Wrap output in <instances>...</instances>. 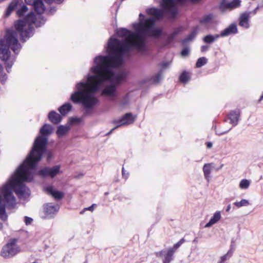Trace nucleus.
I'll return each mask as SVG.
<instances>
[{"label": "nucleus", "mask_w": 263, "mask_h": 263, "mask_svg": "<svg viewBox=\"0 0 263 263\" xmlns=\"http://www.w3.org/2000/svg\"><path fill=\"white\" fill-rule=\"evenodd\" d=\"M107 54L99 55L94 59L95 65L93 71L103 70L104 73H108L119 85L127 80V73L121 71L116 73L114 70L120 67L124 63V56L132 51L130 46L125 40H120L110 37L105 47Z\"/></svg>", "instance_id": "nucleus-1"}, {"label": "nucleus", "mask_w": 263, "mask_h": 263, "mask_svg": "<svg viewBox=\"0 0 263 263\" xmlns=\"http://www.w3.org/2000/svg\"><path fill=\"white\" fill-rule=\"evenodd\" d=\"M13 191L20 199L25 200L30 195V189L20 180L16 173H13L0 189V219L2 221L8 219L6 209L11 210L15 206L16 199Z\"/></svg>", "instance_id": "nucleus-2"}, {"label": "nucleus", "mask_w": 263, "mask_h": 263, "mask_svg": "<svg viewBox=\"0 0 263 263\" xmlns=\"http://www.w3.org/2000/svg\"><path fill=\"white\" fill-rule=\"evenodd\" d=\"M138 23L133 24V27L136 31L137 36L139 40L137 42L129 43L126 39L125 40L128 44L132 46V51L136 49L141 52L147 51V47L144 36L152 37L156 39L160 37L162 34L163 29L156 26V20L153 17L145 18V15L140 13L139 15Z\"/></svg>", "instance_id": "nucleus-3"}, {"label": "nucleus", "mask_w": 263, "mask_h": 263, "mask_svg": "<svg viewBox=\"0 0 263 263\" xmlns=\"http://www.w3.org/2000/svg\"><path fill=\"white\" fill-rule=\"evenodd\" d=\"M47 141L46 138L40 137L35 142H34L32 148L28 155V158H31L33 163L31 167L37 168L39 162L41 161L44 155H46V160L49 162L53 158V153L51 150L47 149Z\"/></svg>", "instance_id": "nucleus-4"}, {"label": "nucleus", "mask_w": 263, "mask_h": 263, "mask_svg": "<svg viewBox=\"0 0 263 263\" xmlns=\"http://www.w3.org/2000/svg\"><path fill=\"white\" fill-rule=\"evenodd\" d=\"M35 18V13L31 11L22 19H18L14 22V26L17 34L20 35V40L24 43L34 33V28L32 26Z\"/></svg>", "instance_id": "nucleus-5"}, {"label": "nucleus", "mask_w": 263, "mask_h": 263, "mask_svg": "<svg viewBox=\"0 0 263 263\" xmlns=\"http://www.w3.org/2000/svg\"><path fill=\"white\" fill-rule=\"evenodd\" d=\"M33 160L31 158L28 159V156L24 161L21 164L14 173H16L20 177L22 176L23 180L24 182H31L34 179V173L30 170H36L37 168H33L31 167Z\"/></svg>", "instance_id": "nucleus-6"}, {"label": "nucleus", "mask_w": 263, "mask_h": 263, "mask_svg": "<svg viewBox=\"0 0 263 263\" xmlns=\"http://www.w3.org/2000/svg\"><path fill=\"white\" fill-rule=\"evenodd\" d=\"M0 54H2L0 59L4 62L6 70L8 73H10L11 68L16 60V56L11 57L9 45L6 40L4 39L0 40Z\"/></svg>", "instance_id": "nucleus-7"}, {"label": "nucleus", "mask_w": 263, "mask_h": 263, "mask_svg": "<svg viewBox=\"0 0 263 263\" xmlns=\"http://www.w3.org/2000/svg\"><path fill=\"white\" fill-rule=\"evenodd\" d=\"M90 71L92 74L88 75V79L89 80H95L97 82L91 86L90 91L88 93L95 96L98 92L102 91L101 86L104 83L107 82V76L106 73L103 72V70L93 71V66L91 67Z\"/></svg>", "instance_id": "nucleus-8"}, {"label": "nucleus", "mask_w": 263, "mask_h": 263, "mask_svg": "<svg viewBox=\"0 0 263 263\" xmlns=\"http://www.w3.org/2000/svg\"><path fill=\"white\" fill-rule=\"evenodd\" d=\"M147 14L153 15L156 21L161 20L164 15H168V17L175 19L178 14V10L176 7H170L168 10L166 9H159L157 8H150L146 10Z\"/></svg>", "instance_id": "nucleus-9"}, {"label": "nucleus", "mask_w": 263, "mask_h": 263, "mask_svg": "<svg viewBox=\"0 0 263 263\" xmlns=\"http://www.w3.org/2000/svg\"><path fill=\"white\" fill-rule=\"evenodd\" d=\"M107 81H109L110 84L104 86L102 90L101 95L109 97L110 100H113V98L118 96L117 87L120 85L118 83L116 82L115 79L111 76V74L107 76Z\"/></svg>", "instance_id": "nucleus-10"}, {"label": "nucleus", "mask_w": 263, "mask_h": 263, "mask_svg": "<svg viewBox=\"0 0 263 263\" xmlns=\"http://www.w3.org/2000/svg\"><path fill=\"white\" fill-rule=\"evenodd\" d=\"M6 42L9 45V49H11L16 57L22 48V45L18 42L17 39L16 32L10 29H8L6 30Z\"/></svg>", "instance_id": "nucleus-11"}, {"label": "nucleus", "mask_w": 263, "mask_h": 263, "mask_svg": "<svg viewBox=\"0 0 263 263\" xmlns=\"http://www.w3.org/2000/svg\"><path fill=\"white\" fill-rule=\"evenodd\" d=\"M60 168V165H55L52 167L45 166L36 171L35 174L43 178H53L61 173Z\"/></svg>", "instance_id": "nucleus-12"}, {"label": "nucleus", "mask_w": 263, "mask_h": 263, "mask_svg": "<svg viewBox=\"0 0 263 263\" xmlns=\"http://www.w3.org/2000/svg\"><path fill=\"white\" fill-rule=\"evenodd\" d=\"M85 84L83 82V87ZM99 104V99L93 95L85 93L83 89V110L86 111L92 110Z\"/></svg>", "instance_id": "nucleus-13"}, {"label": "nucleus", "mask_w": 263, "mask_h": 263, "mask_svg": "<svg viewBox=\"0 0 263 263\" xmlns=\"http://www.w3.org/2000/svg\"><path fill=\"white\" fill-rule=\"evenodd\" d=\"M199 27L196 26L194 27L191 32L187 35V36L181 40V44L185 46L181 51V55L182 57H186L189 54L190 48L189 47L186 46L187 43L193 41L196 37L198 33Z\"/></svg>", "instance_id": "nucleus-14"}, {"label": "nucleus", "mask_w": 263, "mask_h": 263, "mask_svg": "<svg viewBox=\"0 0 263 263\" xmlns=\"http://www.w3.org/2000/svg\"><path fill=\"white\" fill-rule=\"evenodd\" d=\"M137 118L136 116H133L132 112L126 113L120 119L114 121V123L117 124L115 128H118L123 125H129L133 123Z\"/></svg>", "instance_id": "nucleus-15"}, {"label": "nucleus", "mask_w": 263, "mask_h": 263, "mask_svg": "<svg viewBox=\"0 0 263 263\" xmlns=\"http://www.w3.org/2000/svg\"><path fill=\"white\" fill-rule=\"evenodd\" d=\"M77 90L74 91L70 97V100L74 104H82V80L76 85Z\"/></svg>", "instance_id": "nucleus-16"}, {"label": "nucleus", "mask_w": 263, "mask_h": 263, "mask_svg": "<svg viewBox=\"0 0 263 263\" xmlns=\"http://www.w3.org/2000/svg\"><path fill=\"white\" fill-rule=\"evenodd\" d=\"M59 206L55 205L52 203H48L44 205L45 216L46 218L50 219L54 217L59 210Z\"/></svg>", "instance_id": "nucleus-17"}, {"label": "nucleus", "mask_w": 263, "mask_h": 263, "mask_svg": "<svg viewBox=\"0 0 263 263\" xmlns=\"http://www.w3.org/2000/svg\"><path fill=\"white\" fill-rule=\"evenodd\" d=\"M20 251L19 247H10L5 245L1 250V255L5 258H9L15 256Z\"/></svg>", "instance_id": "nucleus-18"}, {"label": "nucleus", "mask_w": 263, "mask_h": 263, "mask_svg": "<svg viewBox=\"0 0 263 263\" xmlns=\"http://www.w3.org/2000/svg\"><path fill=\"white\" fill-rule=\"evenodd\" d=\"M115 33L118 36L124 37L123 39H126L128 40H129V39L127 38H132L134 36H137L136 31L135 30V32H133L126 28L117 29L115 30ZM129 42L130 43V42Z\"/></svg>", "instance_id": "nucleus-19"}, {"label": "nucleus", "mask_w": 263, "mask_h": 263, "mask_svg": "<svg viewBox=\"0 0 263 263\" xmlns=\"http://www.w3.org/2000/svg\"><path fill=\"white\" fill-rule=\"evenodd\" d=\"M53 129L54 128L51 125L47 123L44 124L40 130L41 135L37 136L35 139L34 142H35L40 137H42L43 138H46L47 143H48V137L52 134Z\"/></svg>", "instance_id": "nucleus-20"}, {"label": "nucleus", "mask_w": 263, "mask_h": 263, "mask_svg": "<svg viewBox=\"0 0 263 263\" xmlns=\"http://www.w3.org/2000/svg\"><path fill=\"white\" fill-rule=\"evenodd\" d=\"M183 30L184 28L183 26H179L175 28L174 31L171 33H170L167 35V36L165 39V45L166 46L172 43L174 41L176 37L181 32L183 31Z\"/></svg>", "instance_id": "nucleus-21"}, {"label": "nucleus", "mask_w": 263, "mask_h": 263, "mask_svg": "<svg viewBox=\"0 0 263 263\" xmlns=\"http://www.w3.org/2000/svg\"><path fill=\"white\" fill-rule=\"evenodd\" d=\"M240 116V110L239 109L231 110L228 114V119L230 120V123L233 126H236L239 122Z\"/></svg>", "instance_id": "nucleus-22"}, {"label": "nucleus", "mask_w": 263, "mask_h": 263, "mask_svg": "<svg viewBox=\"0 0 263 263\" xmlns=\"http://www.w3.org/2000/svg\"><path fill=\"white\" fill-rule=\"evenodd\" d=\"M45 191L56 200H61L64 196V194L62 191L55 190L52 185L46 186L45 188Z\"/></svg>", "instance_id": "nucleus-23"}, {"label": "nucleus", "mask_w": 263, "mask_h": 263, "mask_svg": "<svg viewBox=\"0 0 263 263\" xmlns=\"http://www.w3.org/2000/svg\"><path fill=\"white\" fill-rule=\"evenodd\" d=\"M20 5H21L20 0H12L6 9L4 17L9 16L13 11L17 10Z\"/></svg>", "instance_id": "nucleus-24"}, {"label": "nucleus", "mask_w": 263, "mask_h": 263, "mask_svg": "<svg viewBox=\"0 0 263 263\" xmlns=\"http://www.w3.org/2000/svg\"><path fill=\"white\" fill-rule=\"evenodd\" d=\"M238 33L237 25L234 23L231 24L229 27L222 30L220 34V36H227L230 34H235Z\"/></svg>", "instance_id": "nucleus-25"}, {"label": "nucleus", "mask_w": 263, "mask_h": 263, "mask_svg": "<svg viewBox=\"0 0 263 263\" xmlns=\"http://www.w3.org/2000/svg\"><path fill=\"white\" fill-rule=\"evenodd\" d=\"M155 254L158 258L163 257L162 263H170L173 259L174 257L166 253L165 250L155 252Z\"/></svg>", "instance_id": "nucleus-26"}, {"label": "nucleus", "mask_w": 263, "mask_h": 263, "mask_svg": "<svg viewBox=\"0 0 263 263\" xmlns=\"http://www.w3.org/2000/svg\"><path fill=\"white\" fill-rule=\"evenodd\" d=\"M63 116L59 115L54 110L50 111L48 115V120L54 124H58L63 119Z\"/></svg>", "instance_id": "nucleus-27"}, {"label": "nucleus", "mask_w": 263, "mask_h": 263, "mask_svg": "<svg viewBox=\"0 0 263 263\" xmlns=\"http://www.w3.org/2000/svg\"><path fill=\"white\" fill-rule=\"evenodd\" d=\"M34 11L39 14L44 13L46 10L43 0H35L32 5Z\"/></svg>", "instance_id": "nucleus-28"}, {"label": "nucleus", "mask_w": 263, "mask_h": 263, "mask_svg": "<svg viewBox=\"0 0 263 263\" xmlns=\"http://www.w3.org/2000/svg\"><path fill=\"white\" fill-rule=\"evenodd\" d=\"M72 108V106L71 103L67 102L60 106L58 110L62 116H65L71 110Z\"/></svg>", "instance_id": "nucleus-29"}, {"label": "nucleus", "mask_w": 263, "mask_h": 263, "mask_svg": "<svg viewBox=\"0 0 263 263\" xmlns=\"http://www.w3.org/2000/svg\"><path fill=\"white\" fill-rule=\"evenodd\" d=\"M249 14L248 13H244L241 14L239 18V25L241 27L248 29L250 27L249 23Z\"/></svg>", "instance_id": "nucleus-30"}, {"label": "nucleus", "mask_w": 263, "mask_h": 263, "mask_svg": "<svg viewBox=\"0 0 263 263\" xmlns=\"http://www.w3.org/2000/svg\"><path fill=\"white\" fill-rule=\"evenodd\" d=\"M212 163H205L203 167V172L204 174V176L205 179L206 180L208 183H209L210 181V179L211 178V170L212 167Z\"/></svg>", "instance_id": "nucleus-31"}, {"label": "nucleus", "mask_w": 263, "mask_h": 263, "mask_svg": "<svg viewBox=\"0 0 263 263\" xmlns=\"http://www.w3.org/2000/svg\"><path fill=\"white\" fill-rule=\"evenodd\" d=\"M70 128V127L68 125H60L57 127L56 134L59 138L62 137L66 135Z\"/></svg>", "instance_id": "nucleus-32"}, {"label": "nucleus", "mask_w": 263, "mask_h": 263, "mask_svg": "<svg viewBox=\"0 0 263 263\" xmlns=\"http://www.w3.org/2000/svg\"><path fill=\"white\" fill-rule=\"evenodd\" d=\"M221 218V214L219 211L216 212L211 218L209 221L205 225V228H209L216 223Z\"/></svg>", "instance_id": "nucleus-33"}, {"label": "nucleus", "mask_w": 263, "mask_h": 263, "mask_svg": "<svg viewBox=\"0 0 263 263\" xmlns=\"http://www.w3.org/2000/svg\"><path fill=\"white\" fill-rule=\"evenodd\" d=\"M184 241V239L183 238H181L178 242L174 245L172 247H170L167 251H166V253L174 257L175 252Z\"/></svg>", "instance_id": "nucleus-34"}, {"label": "nucleus", "mask_w": 263, "mask_h": 263, "mask_svg": "<svg viewBox=\"0 0 263 263\" xmlns=\"http://www.w3.org/2000/svg\"><path fill=\"white\" fill-rule=\"evenodd\" d=\"M46 22V19L42 14H39L37 17L35 15V18L32 24H34L36 28H39L43 26Z\"/></svg>", "instance_id": "nucleus-35"}, {"label": "nucleus", "mask_w": 263, "mask_h": 263, "mask_svg": "<svg viewBox=\"0 0 263 263\" xmlns=\"http://www.w3.org/2000/svg\"><path fill=\"white\" fill-rule=\"evenodd\" d=\"M20 6V8H18L16 10V13L17 16L18 17H23V18L27 15V14H26V13L28 11V8L25 4H23L22 5H21Z\"/></svg>", "instance_id": "nucleus-36"}, {"label": "nucleus", "mask_w": 263, "mask_h": 263, "mask_svg": "<svg viewBox=\"0 0 263 263\" xmlns=\"http://www.w3.org/2000/svg\"><path fill=\"white\" fill-rule=\"evenodd\" d=\"M233 252L234 249H232V245H231L230 249L226 254L220 257L218 263H224L226 260H229L232 256Z\"/></svg>", "instance_id": "nucleus-37"}, {"label": "nucleus", "mask_w": 263, "mask_h": 263, "mask_svg": "<svg viewBox=\"0 0 263 263\" xmlns=\"http://www.w3.org/2000/svg\"><path fill=\"white\" fill-rule=\"evenodd\" d=\"M220 34H215V35L212 34H208L205 35L203 38V41L204 42L208 44H211L213 43L215 40H216L218 38L220 37Z\"/></svg>", "instance_id": "nucleus-38"}, {"label": "nucleus", "mask_w": 263, "mask_h": 263, "mask_svg": "<svg viewBox=\"0 0 263 263\" xmlns=\"http://www.w3.org/2000/svg\"><path fill=\"white\" fill-rule=\"evenodd\" d=\"M8 77L7 74L4 72V68L3 65L0 63V82L4 85L6 84Z\"/></svg>", "instance_id": "nucleus-39"}, {"label": "nucleus", "mask_w": 263, "mask_h": 263, "mask_svg": "<svg viewBox=\"0 0 263 263\" xmlns=\"http://www.w3.org/2000/svg\"><path fill=\"white\" fill-rule=\"evenodd\" d=\"M175 4V0H162L161 5L164 9L168 10L170 7H175L174 6Z\"/></svg>", "instance_id": "nucleus-40"}, {"label": "nucleus", "mask_w": 263, "mask_h": 263, "mask_svg": "<svg viewBox=\"0 0 263 263\" xmlns=\"http://www.w3.org/2000/svg\"><path fill=\"white\" fill-rule=\"evenodd\" d=\"M162 75V71L160 70L155 76L152 77L149 81H152L154 84H157L160 81Z\"/></svg>", "instance_id": "nucleus-41"}, {"label": "nucleus", "mask_w": 263, "mask_h": 263, "mask_svg": "<svg viewBox=\"0 0 263 263\" xmlns=\"http://www.w3.org/2000/svg\"><path fill=\"white\" fill-rule=\"evenodd\" d=\"M82 122V117H73L69 119L68 123L69 125H78Z\"/></svg>", "instance_id": "nucleus-42"}, {"label": "nucleus", "mask_w": 263, "mask_h": 263, "mask_svg": "<svg viewBox=\"0 0 263 263\" xmlns=\"http://www.w3.org/2000/svg\"><path fill=\"white\" fill-rule=\"evenodd\" d=\"M190 79L189 73L186 71H183L179 76V81L184 83H186Z\"/></svg>", "instance_id": "nucleus-43"}, {"label": "nucleus", "mask_w": 263, "mask_h": 263, "mask_svg": "<svg viewBox=\"0 0 263 263\" xmlns=\"http://www.w3.org/2000/svg\"><path fill=\"white\" fill-rule=\"evenodd\" d=\"M241 5V1L240 0H232L231 2H229V9L232 10L235 8H237L240 7Z\"/></svg>", "instance_id": "nucleus-44"}, {"label": "nucleus", "mask_w": 263, "mask_h": 263, "mask_svg": "<svg viewBox=\"0 0 263 263\" xmlns=\"http://www.w3.org/2000/svg\"><path fill=\"white\" fill-rule=\"evenodd\" d=\"M208 62V60L205 57L199 58L196 63V67L197 68H200L203 65H205Z\"/></svg>", "instance_id": "nucleus-45"}, {"label": "nucleus", "mask_w": 263, "mask_h": 263, "mask_svg": "<svg viewBox=\"0 0 263 263\" xmlns=\"http://www.w3.org/2000/svg\"><path fill=\"white\" fill-rule=\"evenodd\" d=\"M229 2L226 0H222L219 6V8L221 12L225 11L227 9H229Z\"/></svg>", "instance_id": "nucleus-46"}, {"label": "nucleus", "mask_w": 263, "mask_h": 263, "mask_svg": "<svg viewBox=\"0 0 263 263\" xmlns=\"http://www.w3.org/2000/svg\"><path fill=\"white\" fill-rule=\"evenodd\" d=\"M213 18V14H209L208 15H204L202 18H201L199 21V23L200 24H206L212 21Z\"/></svg>", "instance_id": "nucleus-47"}, {"label": "nucleus", "mask_w": 263, "mask_h": 263, "mask_svg": "<svg viewBox=\"0 0 263 263\" xmlns=\"http://www.w3.org/2000/svg\"><path fill=\"white\" fill-rule=\"evenodd\" d=\"M234 204L237 208H240L243 206H247L249 204V201L247 199H242L240 201H236Z\"/></svg>", "instance_id": "nucleus-48"}, {"label": "nucleus", "mask_w": 263, "mask_h": 263, "mask_svg": "<svg viewBox=\"0 0 263 263\" xmlns=\"http://www.w3.org/2000/svg\"><path fill=\"white\" fill-rule=\"evenodd\" d=\"M250 184V182L249 180L243 179L241 180L239 183V187L242 189H247L249 187Z\"/></svg>", "instance_id": "nucleus-49"}, {"label": "nucleus", "mask_w": 263, "mask_h": 263, "mask_svg": "<svg viewBox=\"0 0 263 263\" xmlns=\"http://www.w3.org/2000/svg\"><path fill=\"white\" fill-rule=\"evenodd\" d=\"M129 103V97L128 95H126L123 97L122 101L120 102V105L121 106H125Z\"/></svg>", "instance_id": "nucleus-50"}, {"label": "nucleus", "mask_w": 263, "mask_h": 263, "mask_svg": "<svg viewBox=\"0 0 263 263\" xmlns=\"http://www.w3.org/2000/svg\"><path fill=\"white\" fill-rule=\"evenodd\" d=\"M57 11V8L54 6L50 7L49 9L46 12V14L48 15H52Z\"/></svg>", "instance_id": "nucleus-51"}, {"label": "nucleus", "mask_w": 263, "mask_h": 263, "mask_svg": "<svg viewBox=\"0 0 263 263\" xmlns=\"http://www.w3.org/2000/svg\"><path fill=\"white\" fill-rule=\"evenodd\" d=\"M16 242V239L12 238L9 240L8 242L6 245L7 246L10 247H16L15 246Z\"/></svg>", "instance_id": "nucleus-52"}, {"label": "nucleus", "mask_w": 263, "mask_h": 263, "mask_svg": "<svg viewBox=\"0 0 263 263\" xmlns=\"http://www.w3.org/2000/svg\"><path fill=\"white\" fill-rule=\"evenodd\" d=\"M32 221L33 219L32 218L26 216L24 217V221L27 226L30 224Z\"/></svg>", "instance_id": "nucleus-53"}, {"label": "nucleus", "mask_w": 263, "mask_h": 263, "mask_svg": "<svg viewBox=\"0 0 263 263\" xmlns=\"http://www.w3.org/2000/svg\"><path fill=\"white\" fill-rule=\"evenodd\" d=\"M97 206V205L96 204H92L89 207L85 208L83 209V213L86 211H90L91 212H92L94 210L95 207H96Z\"/></svg>", "instance_id": "nucleus-54"}, {"label": "nucleus", "mask_w": 263, "mask_h": 263, "mask_svg": "<svg viewBox=\"0 0 263 263\" xmlns=\"http://www.w3.org/2000/svg\"><path fill=\"white\" fill-rule=\"evenodd\" d=\"M63 1L64 0H44V1L48 4H51L53 2H55L58 4H60L63 2Z\"/></svg>", "instance_id": "nucleus-55"}, {"label": "nucleus", "mask_w": 263, "mask_h": 263, "mask_svg": "<svg viewBox=\"0 0 263 263\" xmlns=\"http://www.w3.org/2000/svg\"><path fill=\"white\" fill-rule=\"evenodd\" d=\"M122 175L123 178H125V179H126L128 178L129 175L128 173H126V171L123 167H122Z\"/></svg>", "instance_id": "nucleus-56"}, {"label": "nucleus", "mask_w": 263, "mask_h": 263, "mask_svg": "<svg viewBox=\"0 0 263 263\" xmlns=\"http://www.w3.org/2000/svg\"><path fill=\"white\" fill-rule=\"evenodd\" d=\"M209 48V46L208 45H202L201 47V52H205Z\"/></svg>", "instance_id": "nucleus-57"}, {"label": "nucleus", "mask_w": 263, "mask_h": 263, "mask_svg": "<svg viewBox=\"0 0 263 263\" xmlns=\"http://www.w3.org/2000/svg\"><path fill=\"white\" fill-rule=\"evenodd\" d=\"M169 63L167 62H162L160 64L162 69H164L168 66Z\"/></svg>", "instance_id": "nucleus-58"}, {"label": "nucleus", "mask_w": 263, "mask_h": 263, "mask_svg": "<svg viewBox=\"0 0 263 263\" xmlns=\"http://www.w3.org/2000/svg\"><path fill=\"white\" fill-rule=\"evenodd\" d=\"M231 128H230L229 129H228L227 130H226V131H224L222 132H220V133H218L217 132H216V134L218 136H221V135H224V134L227 133L228 132H229L231 130Z\"/></svg>", "instance_id": "nucleus-59"}, {"label": "nucleus", "mask_w": 263, "mask_h": 263, "mask_svg": "<svg viewBox=\"0 0 263 263\" xmlns=\"http://www.w3.org/2000/svg\"><path fill=\"white\" fill-rule=\"evenodd\" d=\"M35 0H25V3L29 5H32Z\"/></svg>", "instance_id": "nucleus-60"}, {"label": "nucleus", "mask_w": 263, "mask_h": 263, "mask_svg": "<svg viewBox=\"0 0 263 263\" xmlns=\"http://www.w3.org/2000/svg\"><path fill=\"white\" fill-rule=\"evenodd\" d=\"M206 145L208 148H210L212 147L213 143L211 142H206Z\"/></svg>", "instance_id": "nucleus-61"}, {"label": "nucleus", "mask_w": 263, "mask_h": 263, "mask_svg": "<svg viewBox=\"0 0 263 263\" xmlns=\"http://www.w3.org/2000/svg\"><path fill=\"white\" fill-rule=\"evenodd\" d=\"M258 6V8H263V0L261 1L259 4L258 5H257Z\"/></svg>", "instance_id": "nucleus-62"}, {"label": "nucleus", "mask_w": 263, "mask_h": 263, "mask_svg": "<svg viewBox=\"0 0 263 263\" xmlns=\"http://www.w3.org/2000/svg\"><path fill=\"white\" fill-rule=\"evenodd\" d=\"M231 204H229L227 206V208L226 209V211L227 212H229L230 210H231Z\"/></svg>", "instance_id": "nucleus-63"}, {"label": "nucleus", "mask_w": 263, "mask_h": 263, "mask_svg": "<svg viewBox=\"0 0 263 263\" xmlns=\"http://www.w3.org/2000/svg\"><path fill=\"white\" fill-rule=\"evenodd\" d=\"M260 8H258V6L253 10V11H252V12L253 13V14H256L257 10L259 9Z\"/></svg>", "instance_id": "nucleus-64"}]
</instances>
